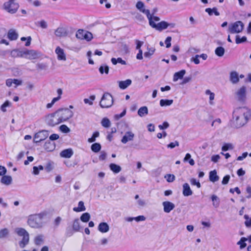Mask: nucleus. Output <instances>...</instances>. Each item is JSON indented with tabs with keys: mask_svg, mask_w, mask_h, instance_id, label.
<instances>
[{
	"mask_svg": "<svg viewBox=\"0 0 251 251\" xmlns=\"http://www.w3.org/2000/svg\"><path fill=\"white\" fill-rule=\"evenodd\" d=\"M55 52L57 55V58L58 60H66V55L64 53V50L62 49H61L60 47H56Z\"/></svg>",
	"mask_w": 251,
	"mask_h": 251,
	"instance_id": "nucleus-13",
	"label": "nucleus"
},
{
	"mask_svg": "<svg viewBox=\"0 0 251 251\" xmlns=\"http://www.w3.org/2000/svg\"><path fill=\"white\" fill-rule=\"evenodd\" d=\"M131 84V80L127 79L125 81H120L119 82V86L122 89H126L128 86Z\"/></svg>",
	"mask_w": 251,
	"mask_h": 251,
	"instance_id": "nucleus-23",
	"label": "nucleus"
},
{
	"mask_svg": "<svg viewBox=\"0 0 251 251\" xmlns=\"http://www.w3.org/2000/svg\"><path fill=\"white\" fill-rule=\"evenodd\" d=\"M247 37L246 36H243L240 38L239 35L236 36L235 42L237 44H239L244 42H246Z\"/></svg>",
	"mask_w": 251,
	"mask_h": 251,
	"instance_id": "nucleus-40",
	"label": "nucleus"
},
{
	"mask_svg": "<svg viewBox=\"0 0 251 251\" xmlns=\"http://www.w3.org/2000/svg\"><path fill=\"white\" fill-rule=\"evenodd\" d=\"M113 102V100L112 95L108 93H105L103 94L101 99L100 105L101 108H106L110 107L112 105Z\"/></svg>",
	"mask_w": 251,
	"mask_h": 251,
	"instance_id": "nucleus-7",
	"label": "nucleus"
},
{
	"mask_svg": "<svg viewBox=\"0 0 251 251\" xmlns=\"http://www.w3.org/2000/svg\"><path fill=\"white\" fill-rule=\"evenodd\" d=\"M53 169V166L50 162H49L45 166V170L47 172H50Z\"/></svg>",
	"mask_w": 251,
	"mask_h": 251,
	"instance_id": "nucleus-61",
	"label": "nucleus"
},
{
	"mask_svg": "<svg viewBox=\"0 0 251 251\" xmlns=\"http://www.w3.org/2000/svg\"><path fill=\"white\" fill-rule=\"evenodd\" d=\"M186 72L184 70H182L176 73L173 77L174 81H176L179 79H182L183 77Z\"/></svg>",
	"mask_w": 251,
	"mask_h": 251,
	"instance_id": "nucleus-22",
	"label": "nucleus"
},
{
	"mask_svg": "<svg viewBox=\"0 0 251 251\" xmlns=\"http://www.w3.org/2000/svg\"><path fill=\"white\" fill-rule=\"evenodd\" d=\"M16 233L19 236L22 237V239L19 242V245L21 248L23 249L29 243V234L27 231L23 228H17Z\"/></svg>",
	"mask_w": 251,
	"mask_h": 251,
	"instance_id": "nucleus-2",
	"label": "nucleus"
},
{
	"mask_svg": "<svg viewBox=\"0 0 251 251\" xmlns=\"http://www.w3.org/2000/svg\"><path fill=\"white\" fill-rule=\"evenodd\" d=\"M55 35L59 37L66 36L67 35L66 29L63 27H58L54 32Z\"/></svg>",
	"mask_w": 251,
	"mask_h": 251,
	"instance_id": "nucleus-15",
	"label": "nucleus"
},
{
	"mask_svg": "<svg viewBox=\"0 0 251 251\" xmlns=\"http://www.w3.org/2000/svg\"><path fill=\"white\" fill-rule=\"evenodd\" d=\"M244 218L246 219L245 225L246 227H251V217L250 218L247 215H245Z\"/></svg>",
	"mask_w": 251,
	"mask_h": 251,
	"instance_id": "nucleus-45",
	"label": "nucleus"
},
{
	"mask_svg": "<svg viewBox=\"0 0 251 251\" xmlns=\"http://www.w3.org/2000/svg\"><path fill=\"white\" fill-rule=\"evenodd\" d=\"M101 126L105 128L110 127L111 123L110 120L107 118H104L101 121Z\"/></svg>",
	"mask_w": 251,
	"mask_h": 251,
	"instance_id": "nucleus-37",
	"label": "nucleus"
},
{
	"mask_svg": "<svg viewBox=\"0 0 251 251\" xmlns=\"http://www.w3.org/2000/svg\"><path fill=\"white\" fill-rule=\"evenodd\" d=\"M110 169L115 174L119 173L121 171V167L116 164L111 163L109 165Z\"/></svg>",
	"mask_w": 251,
	"mask_h": 251,
	"instance_id": "nucleus-26",
	"label": "nucleus"
},
{
	"mask_svg": "<svg viewBox=\"0 0 251 251\" xmlns=\"http://www.w3.org/2000/svg\"><path fill=\"white\" fill-rule=\"evenodd\" d=\"M173 102V100L161 99L160 100V105L161 106H169L171 105Z\"/></svg>",
	"mask_w": 251,
	"mask_h": 251,
	"instance_id": "nucleus-32",
	"label": "nucleus"
},
{
	"mask_svg": "<svg viewBox=\"0 0 251 251\" xmlns=\"http://www.w3.org/2000/svg\"><path fill=\"white\" fill-rule=\"evenodd\" d=\"M205 94L206 95H209V100H210V104H212V102H211L215 98V94L214 93L211 92L209 90H207L205 91Z\"/></svg>",
	"mask_w": 251,
	"mask_h": 251,
	"instance_id": "nucleus-50",
	"label": "nucleus"
},
{
	"mask_svg": "<svg viewBox=\"0 0 251 251\" xmlns=\"http://www.w3.org/2000/svg\"><path fill=\"white\" fill-rule=\"evenodd\" d=\"M58 100H59V98H54L52 100H51V102L49 103H48V104H47L46 107H47V108H51V107L52 106V105L54 104V103L56 101H58Z\"/></svg>",
	"mask_w": 251,
	"mask_h": 251,
	"instance_id": "nucleus-54",
	"label": "nucleus"
},
{
	"mask_svg": "<svg viewBox=\"0 0 251 251\" xmlns=\"http://www.w3.org/2000/svg\"><path fill=\"white\" fill-rule=\"evenodd\" d=\"M155 49L153 48H148V50L144 53V56L147 58H150L154 53Z\"/></svg>",
	"mask_w": 251,
	"mask_h": 251,
	"instance_id": "nucleus-38",
	"label": "nucleus"
},
{
	"mask_svg": "<svg viewBox=\"0 0 251 251\" xmlns=\"http://www.w3.org/2000/svg\"><path fill=\"white\" fill-rule=\"evenodd\" d=\"M8 234V230L7 228H3L0 230V238H4Z\"/></svg>",
	"mask_w": 251,
	"mask_h": 251,
	"instance_id": "nucleus-51",
	"label": "nucleus"
},
{
	"mask_svg": "<svg viewBox=\"0 0 251 251\" xmlns=\"http://www.w3.org/2000/svg\"><path fill=\"white\" fill-rule=\"evenodd\" d=\"M10 104V103L8 100H6L1 106L0 109L1 111L3 112H5L6 111V107L9 106Z\"/></svg>",
	"mask_w": 251,
	"mask_h": 251,
	"instance_id": "nucleus-52",
	"label": "nucleus"
},
{
	"mask_svg": "<svg viewBox=\"0 0 251 251\" xmlns=\"http://www.w3.org/2000/svg\"><path fill=\"white\" fill-rule=\"evenodd\" d=\"M136 7L141 12L146 14L148 19L151 18V15L150 14V11L149 9H146L145 8L144 3L143 2L141 1H138L136 3Z\"/></svg>",
	"mask_w": 251,
	"mask_h": 251,
	"instance_id": "nucleus-11",
	"label": "nucleus"
},
{
	"mask_svg": "<svg viewBox=\"0 0 251 251\" xmlns=\"http://www.w3.org/2000/svg\"><path fill=\"white\" fill-rule=\"evenodd\" d=\"M169 126V125L168 122H163L162 125H159L158 127L160 129H164L168 128Z\"/></svg>",
	"mask_w": 251,
	"mask_h": 251,
	"instance_id": "nucleus-62",
	"label": "nucleus"
},
{
	"mask_svg": "<svg viewBox=\"0 0 251 251\" xmlns=\"http://www.w3.org/2000/svg\"><path fill=\"white\" fill-rule=\"evenodd\" d=\"M248 240V239L246 237H242L240 241L237 242V245L240 246V249H242L245 248L247 246V244L245 243L246 241Z\"/></svg>",
	"mask_w": 251,
	"mask_h": 251,
	"instance_id": "nucleus-33",
	"label": "nucleus"
},
{
	"mask_svg": "<svg viewBox=\"0 0 251 251\" xmlns=\"http://www.w3.org/2000/svg\"><path fill=\"white\" fill-rule=\"evenodd\" d=\"M251 116V113L247 108L245 107H237L233 112V124L236 127H241L247 124Z\"/></svg>",
	"mask_w": 251,
	"mask_h": 251,
	"instance_id": "nucleus-1",
	"label": "nucleus"
},
{
	"mask_svg": "<svg viewBox=\"0 0 251 251\" xmlns=\"http://www.w3.org/2000/svg\"><path fill=\"white\" fill-rule=\"evenodd\" d=\"M91 148L93 152H98L101 149V145H100V143H95L91 145Z\"/></svg>",
	"mask_w": 251,
	"mask_h": 251,
	"instance_id": "nucleus-34",
	"label": "nucleus"
},
{
	"mask_svg": "<svg viewBox=\"0 0 251 251\" xmlns=\"http://www.w3.org/2000/svg\"><path fill=\"white\" fill-rule=\"evenodd\" d=\"M6 173V169L4 166H0V176H3Z\"/></svg>",
	"mask_w": 251,
	"mask_h": 251,
	"instance_id": "nucleus-64",
	"label": "nucleus"
},
{
	"mask_svg": "<svg viewBox=\"0 0 251 251\" xmlns=\"http://www.w3.org/2000/svg\"><path fill=\"white\" fill-rule=\"evenodd\" d=\"M192 185H196L198 188H200L201 185L199 181H198L195 178H192L190 180Z\"/></svg>",
	"mask_w": 251,
	"mask_h": 251,
	"instance_id": "nucleus-55",
	"label": "nucleus"
},
{
	"mask_svg": "<svg viewBox=\"0 0 251 251\" xmlns=\"http://www.w3.org/2000/svg\"><path fill=\"white\" fill-rule=\"evenodd\" d=\"M211 199L213 201V205L214 207H217L219 206L220 201L218 197L214 195L211 196Z\"/></svg>",
	"mask_w": 251,
	"mask_h": 251,
	"instance_id": "nucleus-39",
	"label": "nucleus"
},
{
	"mask_svg": "<svg viewBox=\"0 0 251 251\" xmlns=\"http://www.w3.org/2000/svg\"><path fill=\"white\" fill-rule=\"evenodd\" d=\"M243 27L244 24L241 21H236L229 26L228 32L231 34L239 33L243 30Z\"/></svg>",
	"mask_w": 251,
	"mask_h": 251,
	"instance_id": "nucleus-9",
	"label": "nucleus"
},
{
	"mask_svg": "<svg viewBox=\"0 0 251 251\" xmlns=\"http://www.w3.org/2000/svg\"><path fill=\"white\" fill-rule=\"evenodd\" d=\"M2 176L0 180L2 183L8 185L11 183L12 178L10 176H5V175Z\"/></svg>",
	"mask_w": 251,
	"mask_h": 251,
	"instance_id": "nucleus-29",
	"label": "nucleus"
},
{
	"mask_svg": "<svg viewBox=\"0 0 251 251\" xmlns=\"http://www.w3.org/2000/svg\"><path fill=\"white\" fill-rule=\"evenodd\" d=\"M205 11L208 13V14L211 16L214 13L216 16H219L220 13L217 11V9L216 7H214L212 9L210 8H207L205 9Z\"/></svg>",
	"mask_w": 251,
	"mask_h": 251,
	"instance_id": "nucleus-31",
	"label": "nucleus"
},
{
	"mask_svg": "<svg viewBox=\"0 0 251 251\" xmlns=\"http://www.w3.org/2000/svg\"><path fill=\"white\" fill-rule=\"evenodd\" d=\"M178 146H179L178 142L177 141H175V142H171L170 144H169L167 145V147L168 148L173 149V148H175V147Z\"/></svg>",
	"mask_w": 251,
	"mask_h": 251,
	"instance_id": "nucleus-60",
	"label": "nucleus"
},
{
	"mask_svg": "<svg viewBox=\"0 0 251 251\" xmlns=\"http://www.w3.org/2000/svg\"><path fill=\"white\" fill-rule=\"evenodd\" d=\"M3 7L7 12L14 14L18 11L19 4L16 0H8L3 3Z\"/></svg>",
	"mask_w": 251,
	"mask_h": 251,
	"instance_id": "nucleus-4",
	"label": "nucleus"
},
{
	"mask_svg": "<svg viewBox=\"0 0 251 251\" xmlns=\"http://www.w3.org/2000/svg\"><path fill=\"white\" fill-rule=\"evenodd\" d=\"M219 177L217 175V172L215 170L211 171L209 173V180L212 182L217 181Z\"/></svg>",
	"mask_w": 251,
	"mask_h": 251,
	"instance_id": "nucleus-25",
	"label": "nucleus"
},
{
	"mask_svg": "<svg viewBox=\"0 0 251 251\" xmlns=\"http://www.w3.org/2000/svg\"><path fill=\"white\" fill-rule=\"evenodd\" d=\"M171 40H172V38L170 36H168L166 38L165 41V43L166 44V48H169L171 47Z\"/></svg>",
	"mask_w": 251,
	"mask_h": 251,
	"instance_id": "nucleus-57",
	"label": "nucleus"
},
{
	"mask_svg": "<svg viewBox=\"0 0 251 251\" xmlns=\"http://www.w3.org/2000/svg\"><path fill=\"white\" fill-rule=\"evenodd\" d=\"M90 100L88 99H84V102L86 104H89V105L93 104V101L95 99V96L94 95H91L90 97Z\"/></svg>",
	"mask_w": 251,
	"mask_h": 251,
	"instance_id": "nucleus-47",
	"label": "nucleus"
},
{
	"mask_svg": "<svg viewBox=\"0 0 251 251\" xmlns=\"http://www.w3.org/2000/svg\"><path fill=\"white\" fill-rule=\"evenodd\" d=\"M99 230L102 233H105L109 230V226L106 223H100L98 227Z\"/></svg>",
	"mask_w": 251,
	"mask_h": 251,
	"instance_id": "nucleus-21",
	"label": "nucleus"
},
{
	"mask_svg": "<svg viewBox=\"0 0 251 251\" xmlns=\"http://www.w3.org/2000/svg\"><path fill=\"white\" fill-rule=\"evenodd\" d=\"M230 149H233L232 145L230 144H226L222 148V151H226Z\"/></svg>",
	"mask_w": 251,
	"mask_h": 251,
	"instance_id": "nucleus-56",
	"label": "nucleus"
},
{
	"mask_svg": "<svg viewBox=\"0 0 251 251\" xmlns=\"http://www.w3.org/2000/svg\"><path fill=\"white\" fill-rule=\"evenodd\" d=\"M76 37L78 39H85L87 41H91L93 38V35L91 32L83 29L78 30L76 33Z\"/></svg>",
	"mask_w": 251,
	"mask_h": 251,
	"instance_id": "nucleus-10",
	"label": "nucleus"
},
{
	"mask_svg": "<svg viewBox=\"0 0 251 251\" xmlns=\"http://www.w3.org/2000/svg\"><path fill=\"white\" fill-rule=\"evenodd\" d=\"M99 71L101 74H103L104 73L106 74H108L109 72V67L107 65L101 66L99 68Z\"/></svg>",
	"mask_w": 251,
	"mask_h": 251,
	"instance_id": "nucleus-42",
	"label": "nucleus"
},
{
	"mask_svg": "<svg viewBox=\"0 0 251 251\" xmlns=\"http://www.w3.org/2000/svg\"><path fill=\"white\" fill-rule=\"evenodd\" d=\"M183 195L184 196L187 197L192 195L193 192L187 183H185L183 185Z\"/></svg>",
	"mask_w": 251,
	"mask_h": 251,
	"instance_id": "nucleus-16",
	"label": "nucleus"
},
{
	"mask_svg": "<svg viewBox=\"0 0 251 251\" xmlns=\"http://www.w3.org/2000/svg\"><path fill=\"white\" fill-rule=\"evenodd\" d=\"M55 148V144L50 141H47L44 144V148L48 151H53Z\"/></svg>",
	"mask_w": 251,
	"mask_h": 251,
	"instance_id": "nucleus-24",
	"label": "nucleus"
},
{
	"mask_svg": "<svg viewBox=\"0 0 251 251\" xmlns=\"http://www.w3.org/2000/svg\"><path fill=\"white\" fill-rule=\"evenodd\" d=\"M90 219V215L89 213L86 212L82 214L80 217V220L84 223L88 222Z\"/></svg>",
	"mask_w": 251,
	"mask_h": 251,
	"instance_id": "nucleus-36",
	"label": "nucleus"
},
{
	"mask_svg": "<svg viewBox=\"0 0 251 251\" xmlns=\"http://www.w3.org/2000/svg\"><path fill=\"white\" fill-rule=\"evenodd\" d=\"M150 25L153 28L156 29L159 31H162L163 29H166L169 25H171L172 27H174L175 24H169L165 21H161L158 23L155 24L154 21H152V17L151 19H149Z\"/></svg>",
	"mask_w": 251,
	"mask_h": 251,
	"instance_id": "nucleus-6",
	"label": "nucleus"
},
{
	"mask_svg": "<svg viewBox=\"0 0 251 251\" xmlns=\"http://www.w3.org/2000/svg\"><path fill=\"white\" fill-rule=\"evenodd\" d=\"M23 54L26 56V57L29 59H33L36 55V52L32 50H26L23 52Z\"/></svg>",
	"mask_w": 251,
	"mask_h": 251,
	"instance_id": "nucleus-27",
	"label": "nucleus"
},
{
	"mask_svg": "<svg viewBox=\"0 0 251 251\" xmlns=\"http://www.w3.org/2000/svg\"><path fill=\"white\" fill-rule=\"evenodd\" d=\"M60 129L62 132L64 133H68L70 131L69 128L65 125H61L60 126Z\"/></svg>",
	"mask_w": 251,
	"mask_h": 251,
	"instance_id": "nucleus-53",
	"label": "nucleus"
},
{
	"mask_svg": "<svg viewBox=\"0 0 251 251\" xmlns=\"http://www.w3.org/2000/svg\"><path fill=\"white\" fill-rule=\"evenodd\" d=\"M230 179V176L229 175H226L225 176L222 180V183L223 185H226L228 183L229 180Z\"/></svg>",
	"mask_w": 251,
	"mask_h": 251,
	"instance_id": "nucleus-58",
	"label": "nucleus"
},
{
	"mask_svg": "<svg viewBox=\"0 0 251 251\" xmlns=\"http://www.w3.org/2000/svg\"><path fill=\"white\" fill-rule=\"evenodd\" d=\"M236 95L239 100H244L246 97V87H241L237 92Z\"/></svg>",
	"mask_w": 251,
	"mask_h": 251,
	"instance_id": "nucleus-17",
	"label": "nucleus"
},
{
	"mask_svg": "<svg viewBox=\"0 0 251 251\" xmlns=\"http://www.w3.org/2000/svg\"><path fill=\"white\" fill-rule=\"evenodd\" d=\"M164 211L166 213H169L175 208V205L170 201H164L163 202Z\"/></svg>",
	"mask_w": 251,
	"mask_h": 251,
	"instance_id": "nucleus-14",
	"label": "nucleus"
},
{
	"mask_svg": "<svg viewBox=\"0 0 251 251\" xmlns=\"http://www.w3.org/2000/svg\"><path fill=\"white\" fill-rule=\"evenodd\" d=\"M148 108L146 106H143L140 107L138 111V114L140 117H143L145 115L148 114Z\"/></svg>",
	"mask_w": 251,
	"mask_h": 251,
	"instance_id": "nucleus-30",
	"label": "nucleus"
},
{
	"mask_svg": "<svg viewBox=\"0 0 251 251\" xmlns=\"http://www.w3.org/2000/svg\"><path fill=\"white\" fill-rule=\"evenodd\" d=\"M59 136L57 134H52L50 136V139L51 141L56 140L59 139Z\"/></svg>",
	"mask_w": 251,
	"mask_h": 251,
	"instance_id": "nucleus-63",
	"label": "nucleus"
},
{
	"mask_svg": "<svg viewBox=\"0 0 251 251\" xmlns=\"http://www.w3.org/2000/svg\"><path fill=\"white\" fill-rule=\"evenodd\" d=\"M100 133L99 131H95L93 133L92 137L88 139L89 143H93L96 141V138L99 136Z\"/></svg>",
	"mask_w": 251,
	"mask_h": 251,
	"instance_id": "nucleus-43",
	"label": "nucleus"
},
{
	"mask_svg": "<svg viewBox=\"0 0 251 251\" xmlns=\"http://www.w3.org/2000/svg\"><path fill=\"white\" fill-rule=\"evenodd\" d=\"M21 40L22 41H25L26 40V43L25 44V46H26V47H28L31 44V37L30 36H28L27 38L25 37H22L21 38Z\"/></svg>",
	"mask_w": 251,
	"mask_h": 251,
	"instance_id": "nucleus-48",
	"label": "nucleus"
},
{
	"mask_svg": "<svg viewBox=\"0 0 251 251\" xmlns=\"http://www.w3.org/2000/svg\"><path fill=\"white\" fill-rule=\"evenodd\" d=\"M80 227L79 225V221L78 219H75L74 221L73 224V228L74 230L78 231L80 229Z\"/></svg>",
	"mask_w": 251,
	"mask_h": 251,
	"instance_id": "nucleus-41",
	"label": "nucleus"
},
{
	"mask_svg": "<svg viewBox=\"0 0 251 251\" xmlns=\"http://www.w3.org/2000/svg\"><path fill=\"white\" fill-rule=\"evenodd\" d=\"M7 37L11 41L16 40L18 38V34L14 29H10L7 33Z\"/></svg>",
	"mask_w": 251,
	"mask_h": 251,
	"instance_id": "nucleus-19",
	"label": "nucleus"
},
{
	"mask_svg": "<svg viewBox=\"0 0 251 251\" xmlns=\"http://www.w3.org/2000/svg\"><path fill=\"white\" fill-rule=\"evenodd\" d=\"M28 225L32 228H39L42 225V216L40 214L30 215L27 221Z\"/></svg>",
	"mask_w": 251,
	"mask_h": 251,
	"instance_id": "nucleus-3",
	"label": "nucleus"
},
{
	"mask_svg": "<svg viewBox=\"0 0 251 251\" xmlns=\"http://www.w3.org/2000/svg\"><path fill=\"white\" fill-rule=\"evenodd\" d=\"M86 210V208L84 205V202L82 201H80L78 204V207L73 208V210L76 212L84 211Z\"/></svg>",
	"mask_w": 251,
	"mask_h": 251,
	"instance_id": "nucleus-28",
	"label": "nucleus"
},
{
	"mask_svg": "<svg viewBox=\"0 0 251 251\" xmlns=\"http://www.w3.org/2000/svg\"><path fill=\"white\" fill-rule=\"evenodd\" d=\"M230 80L233 84L237 83L239 81V76L237 73L232 71L230 74Z\"/></svg>",
	"mask_w": 251,
	"mask_h": 251,
	"instance_id": "nucleus-20",
	"label": "nucleus"
},
{
	"mask_svg": "<svg viewBox=\"0 0 251 251\" xmlns=\"http://www.w3.org/2000/svg\"><path fill=\"white\" fill-rule=\"evenodd\" d=\"M107 156V154L104 151H101L100 155L99 156V159L100 161L104 160Z\"/></svg>",
	"mask_w": 251,
	"mask_h": 251,
	"instance_id": "nucleus-59",
	"label": "nucleus"
},
{
	"mask_svg": "<svg viewBox=\"0 0 251 251\" xmlns=\"http://www.w3.org/2000/svg\"><path fill=\"white\" fill-rule=\"evenodd\" d=\"M45 120L47 124L51 126H55L61 123L56 111L46 116Z\"/></svg>",
	"mask_w": 251,
	"mask_h": 251,
	"instance_id": "nucleus-8",
	"label": "nucleus"
},
{
	"mask_svg": "<svg viewBox=\"0 0 251 251\" xmlns=\"http://www.w3.org/2000/svg\"><path fill=\"white\" fill-rule=\"evenodd\" d=\"M165 178L168 182H172L175 179V176L172 174H167L165 175Z\"/></svg>",
	"mask_w": 251,
	"mask_h": 251,
	"instance_id": "nucleus-46",
	"label": "nucleus"
},
{
	"mask_svg": "<svg viewBox=\"0 0 251 251\" xmlns=\"http://www.w3.org/2000/svg\"><path fill=\"white\" fill-rule=\"evenodd\" d=\"M43 241L42 235L37 236L34 239L35 244L37 245H40Z\"/></svg>",
	"mask_w": 251,
	"mask_h": 251,
	"instance_id": "nucleus-49",
	"label": "nucleus"
},
{
	"mask_svg": "<svg viewBox=\"0 0 251 251\" xmlns=\"http://www.w3.org/2000/svg\"><path fill=\"white\" fill-rule=\"evenodd\" d=\"M134 137V134L131 131H127L125 135L123 136L121 140V142L126 144L128 141H132Z\"/></svg>",
	"mask_w": 251,
	"mask_h": 251,
	"instance_id": "nucleus-12",
	"label": "nucleus"
},
{
	"mask_svg": "<svg viewBox=\"0 0 251 251\" xmlns=\"http://www.w3.org/2000/svg\"><path fill=\"white\" fill-rule=\"evenodd\" d=\"M215 52L217 56L221 57L223 56L225 53V49L223 47H219L216 49Z\"/></svg>",
	"mask_w": 251,
	"mask_h": 251,
	"instance_id": "nucleus-35",
	"label": "nucleus"
},
{
	"mask_svg": "<svg viewBox=\"0 0 251 251\" xmlns=\"http://www.w3.org/2000/svg\"><path fill=\"white\" fill-rule=\"evenodd\" d=\"M61 122L66 121L73 115V112L68 108H61L56 111Z\"/></svg>",
	"mask_w": 251,
	"mask_h": 251,
	"instance_id": "nucleus-5",
	"label": "nucleus"
},
{
	"mask_svg": "<svg viewBox=\"0 0 251 251\" xmlns=\"http://www.w3.org/2000/svg\"><path fill=\"white\" fill-rule=\"evenodd\" d=\"M73 154V150L71 149H67L63 150L60 153L62 157L69 158H70Z\"/></svg>",
	"mask_w": 251,
	"mask_h": 251,
	"instance_id": "nucleus-18",
	"label": "nucleus"
},
{
	"mask_svg": "<svg viewBox=\"0 0 251 251\" xmlns=\"http://www.w3.org/2000/svg\"><path fill=\"white\" fill-rule=\"evenodd\" d=\"M191 156L190 153H186V154L185 155V156L184 158V161H186L189 159V164L193 166L195 164V162L193 159H191Z\"/></svg>",
	"mask_w": 251,
	"mask_h": 251,
	"instance_id": "nucleus-44",
	"label": "nucleus"
}]
</instances>
